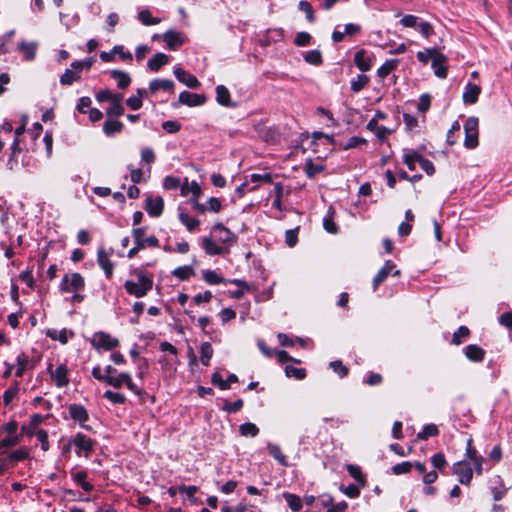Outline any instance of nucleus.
Masks as SVG:
<instances>
[{"label":"nucleus","instance_id":"603ef678","mask_svg":"<svg viewBox=\"0 0 512 512\" xmlns=\"http://www.w3.org/2000/svg\"><path fill=\"white\" fill-rule=\"evenodd\" d=\"M438 434V428L434 424L426 425L421 432L417 434V438L420 440H426L431 436H436Z\"/></svg>","mask_w":512,"mask_h":512},{"label":"nucleus","instance_id":"b1692460","mask_svg":"<svg viewBox=\"0 0 512 512\" xmlns=\"http://www.w3.org/2000/svg\"><path fill=\"white\" fill-rule=\"evenodd\" d=\"M174 88V83L168 79H154L149 84V90L151 93L155 94L160 90L172 92Z\"/></svg>","mask_w":512,"mask_h":512},{"label":"nucleus","instance_id":"13d9d810","mask_svg":"<svg viewBox=\"0 0 512 512\" xmlns=\"http://www.w3.org/2000/svg\"><path fill=\"white\" fill-rule=\"evenodd\" d=\"M413 467V464L409 461H405V462H402V463H399V464H396L395 466L392 467V471L395 475H400V474H407L411 471Z\"/></svg>","mask_w":512,"mask_h":512},{"label":"nucleus","instance_id":"37998d69","mask_svg":"<svg viewBox=\"0 0 512 512\" xmlns=\"http://www.w3.org/2000/svg\"><path fill=\"white\" fill-rule=\"evenodd\" d=\"M17 361V366L15 367V374L17 376H21L23 374V372L26 370L28 364H29V361L27 359L26 356L24 355H19L16 359ZM14 369V367H10L6 372H5V375L8 374V373H11V371Z\"/></svg>","mask_w":512,"mask_h":512},{"label":"nucleus","instance_id":"a878e982","mask_svg":"<svg viewBox=\"0 0 512 512\" xmlns=\"http://www.w3.org/2000/svg\"><path fill=\"white\" fill-rule=\"evenodd\" d=\"M465 355L473 362H481L484 359L485 351L480 346L471 344L465 348Z\"/></svg>","mask_w":512,"mask_h":512},{"label":"nucleus","instance_id":"7c9ffc66","mask_svg":"<svg viewBox=\"0 0 512 512\" xmlns=\"http://www.w3.org/2000/svg\"><path fill=\"white\" fill-rule=\"evenodd\" d=\"M282 496L285 499L288 507L293 512H298L302 509L303 501L298 495L290 492H284Z\"/></svg>","mask_w":512,"mask_h":512},{"label":"nucleus","instance_id":"dca6fc26","mask_svg":"<svg viewBox=\"0 0 512 512\" xmlns=\"http://www.w3.org/2000/svg\"><path fill=\"white\" fill-rule=\"evenodd\" d=\"M111 254L104 249H99L97 253L98 265L103 269L105 276L110 279L113 275L114 264L110 259Z\"/></svg>","mask_w":512,"mask_h":512},{"label":"nucleus","instance_id":"9d476101","mask_svg":"<svg viewBox=\"0 0 512 512\" xmlns=\"http://www.w3.org/2000/svg\"><path fill=\"white\" fill-rule=\"evenodd\" d=\"M212 231L214 233H219L217 235V241L221 243L223 246L228 245L231 246L236 243L237 236L232 233L228 228H226L222 223H216L212 227Z\"/></svg>","mask_w":512,"mask_h":512},{"label":"nucleus","instance_id":"4be33fe9","mask_svg":"<svg viewBox=\"0 0 512 512\" xmlns=\"http://www.w3.org/2000/svg\"><path fill=\"white\" fill-rule=\"evenodd\" d=\"M190 193L192 194V197L190 199L199 200L202 194V189L196 181L188 182V180L186 179L185 182L181 185V195L187 196Z\"/></svg>","mask_w":512,"mask_h":512},{"label":"nucleus","instance_id":"09e8293b","mask_svg":"<svg viewBox=\"0 0 512 512\" xmlns=\"http://www.w3.org/2000/svg\"><path fill=\"white\" fill-rule=\"evenodd\" d=\"M28 434L36 436L37 440L41 443V448L43 451H47L49 449L48 433L45 430L38 429L35 431H30Z\"/></svg>","mask_w":512,"mask_h":512},{"label":"nucleus","instance_id":"864d4df0","mask_svg":"<svg viewBox=\"0 0 512 512\" xmlns=\"http://www.w3.org/2000/svg\"><path fill=\"white\" fill-rule=\"evenodd\" d=\"M352 34V23H348L344 26V30L340 31L336 29L332 34V39L334 42H341L344 39L345 35Z\"/></svg>","mask_w":512,"mask_h":512},{"label":"nucleus","instance_id":"49530a36","mask_svg":"<svg viewBox=\"0 0 512 512\" xmlns=\"http://www.w3.org/2000/svg\"><path fill=\"white\" fill-rule=\"evenodd\" d=\"M122 95L119 97H115V100L110 102L111 105L107 109V114L110 116H121L124 112L123 106L121 104L122 101Z\"/></svg>","mask_w":512,"mask_h":512},{"label":"nucleus","instance_id":"39448f33","mask_svg":"<svg viewBox=\"0 0 512 512\" xmlns=\"http://www.w3.org/2000/svg\"><path fill=\"white\" fill-rule=\"evenodd\" d=\"M85 287L84 278L80 273H66L60 283V290L65 293L78 292Z\"/></svg>","mask_w":512,"mask_h":512},{"label":"nucleus","instance_id":"4c0bfd02","mask_svg":"<svg viewBox=\"0 0 512 512\" xmlns=\"http://www.w3.org/2000/svg\"><path fill=\"white\" fill-rule=\"evenodd\" d=\"M203 279L210 285H217L220 283H224L225 280L214 270H203L202 271Z\"/></svg>","mask_w":512,"mask_h":512},{"label":"nucleus","instance_id":"6ab92c4d","mask_svg":"<svg viewBox=\"0 0 512 512\" xmlns=\"http://www.w3.org/2000/svg\"><path fill=\"white\" fill-rule=\"evenodd\" d=\"M164 202L161 197H148L146 211L151 217H159L163 212Z\"/></svg>","mask_w":512,"mask_h":512},{"label":"nucleus","instance_id":"f8f14e48","mask_svg":"<svg viewBox=\"0 0 512 512\" xmlns=\"http://www.w3.org/2000/svg\"><path fill=\"white\" fill-rule=\"evenodd\" d=\"M393 274L394 276L400 275V271L395 269V265L392 261L388 260L385 262L384 266L378 271V273L373 278V286L376 289L381 283H383L389 274Z\"/></svg>","mask_w":512,"mask_h":512},{"label":"nucleus","instance_id":"0e129e2a","mask_svg":"<svg viewBox=\"0 0 512 512\" xmlns=\"http://www.w3.org/2000/svg\"><path fill=\"white\" fill-rule=\"evenodd\" d=\"M434 53H438V51L436 49H426L424 51H419L417 53V59L420 62L426 64L429 60H433Z\"/></svg>","mask_w":512,"mask_h":512},{"label":"nucleus","instance_id":"2eb2a0df","mask_svg":"<svg viewBox=\"0 0 512 512\" xmlns=\"http://www.w3.org/2000/svg\"><path fill=\"white\" fill-rule=\"evenodd\" d=\"M173 73H174L175 77L177 78V80L179 82L185 84L187 87L192 88V89H196V88L200 87V82L198 81V79L194 75L183 70L182 68L176 67L174 69Z\"/></svg>","mask_w":512,"mask_h":512},{"label":"nucleus","instance_id":"e2e57ef3","mask_svg":"<svg viewBox=\"0 0 512 512\" xmlns=\"http://www.w3.org/2000/svg\"><path fill=\"white\" fill-rule=\"evenodd\" d=\"M47 335L53 340H58L61 343L65 344L68 341L67 331L66 330H52L48 331Z\"/></svg>","mask_w":512,"mask_h":512},{"label":"nucleus","instance_id":"72a5a7b5","mask_svg":"<svg viewBox=\"0 0 512 512\" xmlns=\"http://www.w3.org/2000/svg\"><path fill=\"white\" fill-rule=\"evenodd\" d=\"M420 159L421 155L414 150H409L403 155V162L411 171L416 169V163L420 164Z\"/></svg>","mask_w":512,"mask_h":512},{"label":"nucleus","instance_id":"79ce46f5","mask_svg":"<svg viewBox=\"0 0 512 512\" xmlns=\"http://www.w3.org/2000/svg\"><path fill=\"white\" fill-rule=\"evenodd\" d=\"M239 432L245 437H255L259 433V428L254 423L246 422L240 425Z\"/></svg>","mask_w":512,"mask_h":512},{"label":"nucleus","instance_id":"c85d7f7f","mask_svg":"<svg viewBox=\"0 0 512 512\" xmlns=\"http://www.w3.org/2000/svg\"><path fill=\"white\" fill-rule=\"evenodd\" d=\"M216 101L222 106H233L230 92L224 85H218L216 87Z\"/></svg>","mask_w":512,"mask_h":512},{"label":"nucleus","instance_id":"338daca9","mask_svg":"<svg viewBox=\"0 0 512 512\" xmlns=\"http://www.w3.org/2000/svg\"><path fill=\"white\" fill-rule=\"evenodd\" d=\"M311 35L307 32H299L294 40L296 46L304 47L310 43Z\"/></svg>","mask_w":512,"mask_h":512},{"label":"nucleus","instance_id":"393cba45","mask_svg":"<svg viewBox=\"0 0 512 512\" xmlns=\"http://www.w3.org/2000/svg\"><path fill=\"white\" fill-rule=\"evenodd\" d=\"M169 56L164 53H156L152 58L148 60L147 67L154 72H157L162 66L167 64Z\"/></svg>","mask_w":512,"mask_h":512},{"label":"nucleus","instance_id":"052dcab7","mask_svg":"<svg viewBox=\"0 0 512 512\" xmlns=\"http://www.w3.org/2000/svg\"><path fill=\"white\" fill-rule=\"evenodd\" d=\"M299 9L305 13L306 15V19L309 21V22H313L314 21V13H313V8L311 6V4L307 1H300L299 2Z\"/></svg>","mask_w":512,"mask_h":512},{"label":"nucleus","instance_id":"774afa93","mask_svg":"<svg viewBox=\"0 0 512 512\" xmlns=\"http://www.w3.org/2000/svg\"><path fill=\"white\" fill-rule=\"evenodd\" d=\"M323 227L328 233L335 234L338 231V227L333 221L332 215H327L323 219Z\"/></svg>","mask_w":512,"mask_h":512},{"label":"nucleus","instance_id":"aec40b11","mask_svg":"<svg viewBox=\"0 0 512 512\" xmlns=\"http://www.w3.org/2000/svg\"><path fill=\"white\" fill-rule=\"evenodd\" d=\"M163 40L170 50H175L184 43V36L175 30H168L164 34Z\"/></svg>","mask_w":512,"mask_h":512},{"label":"nucleus","instance_id":"de8ad7c7","mask_svg":"<svg viewBox=\"0 0 512 512\" xmlns=\"http://www.w3.org/2000/svg\"><path fill=\"white\" fill-rule=\"evenodd\" d=\"M46 417L41 414H33L30 416V421L28 426H23L22 431L29 433L30 431H35L37 426L40 425Z\"/></svg>","mask_w":512,"mask_h":512},{"label":"nucleus","instance_id":"423d86ee","mask_svg":"<svg viewBox=\"0 0 512 512\" xmlns=\"http://www.w3.org/2000/svg\"><path fill=\"white\" fill-rule=\"evenodd\" d=\"M478 125L479 120L474 116L469 117L464 124V146L468 149H474L478 146Z\"/></svg>","mask_w":512,"mask_h":512},{"label":"nucleus","instance_id":"cd10ccee","mask_svg":"<svg viewBox=\"0 0 512 512\" xmlns=\"http://www.w3.org/2000/svg\"><path fill=\"white\" fill-rule=\"evenodd\" d=\"M179 220L187 228L189 232L195 231L200 225V221L190 216L189 213L186 211L179 212Z\"/></svg>","mask_w":512,"mask_h":512},{"label":"nucleus","instance_id":"8fccbe9b","mask_svg":"<svg viewBox=\"0 0 512 512\" xmlns=\"http://www.w3.org/2000/svg\"><path fill=\"white\" fill-rule=\"evenodd\" d=\"M243 407V401L241 399H237L233 402L228 400H223L222 409L227 413H235L239 411Z\"/></svg>","mask_w":512,"mask_h":512},{"label":"nucleus","instance_id":"473e14b6","mask_svg":"<svg viewBox=\"0 0 512 512\" xmlns=\"http://www.w3.org/2000/svg\"><path fill=\"white\" fill-rule=\"evenodd\" d=\"M267 449L269 451V454L282 466H287V460L286 456L282 453L280 446L268 443Z\"/></svg>","mask_w":512,"mask_h":512},{"label":"nucleus","instance_id":"1a4fd4ad","mask_svg":"<svg viewBox=\"0 0 512 512\" xmlns=\"http://www.w3.org/2000/svg\"><path fill=\"white\" fill-rule=\"evenodd\" d=\"M68 411L72 420L77 422L82 428L91 430V427L86 425V422L89 420V415L84 406L80 404H71L68 407Z\"/></svg>","mask_w":512,"mask_h":512},{"label":"nucleus","instance_id":"3c124183","mask_svg":"<svg viewBox=\"0 0 512 512\" xmlns=\"http://www.w3.org/2000/svg\"><path fill=\"white\" fill-rule=\"evenodd\" d=\"M19 441L20 438L16 434H8L0 441V451L4 452L5 449L17 445Z\"/></svg>","mask_w":512,"mask_h":512},{"label":"nucleus","instance_id":"bb28decb","mask_svg":"<svg viewBox=\"0 0 512 512\" xmlns=\"http://www.w3.org/2000/svg\"><path fill=\"white\" fill-rule=\"evenodd\" d=\"M115 369L111 366H107L105 369L101 367H95L92 371L93 376L99 381H106L107 384H112L113 373Z\"/></svg>","mask_w":512,"mask_h":512},{"label":"nucleus","instance_id":"680f3d73","mask_svg":"<svg viewBox=\"0 0 512 512\" xmlns=\"http://www.w3.org/2000/svg\"><path fill=\"white\" fill-rule=\"evenodd\" d=\"M330 367L332 370L338 374L341 378L346 376L349 372L348 367L344 366L341 361H332L330 362Z\"/></svg>","mask_w":512,"mask_h":512},{"label":"nucleus","instance_id":"2f4dec72","mask_svg":"<svg viewBox=\"0 0 512 512\" xmlns=\"http://www.w3.org/2000/svg\"><path fill=\"white\" fill-rule=\"evenodd\" d=\"M81 79V73L78 69L70 68L66 69L65 72L60 77V83L62 85H71L72 83L79 81Z\"/></svg>","mask_w":512,"mask_h":512},{"label":"nucleus","instance_id":"7ed1b4c3","mask_svg":"<svg viewBox=\"0 0 512 512\" xmlns=\"http://www.w3.org/2000/svg\"><path fill=\"white\" fill-rule=\"evenodd\" d=\"M95 441L83 433L75 434L69 441L68 447H73L79 457L89 458L94 451Z\"/></svg>","mask_w":512,"mask_h":512},{"label":"nucleus","instance_id":"4468645a","mask_svg":"<svg viewBox=\"0 0 512 512\" xmlns=\"http://www.w3.org/2000/svg\"><path fill=\"white\" fill-rule=\"evenodd\" d=\"M373 54L366 51L365 49H360L354 55V64L363 72L370 70L373 61Z\"/></svg>","mask_w":512,"mask_h":512},{"label":"nucleus","instance_id":"412c9836","mask_svg":"<svg viewBox=\"0 0 512 512\" xmlns=\"http://www.w3.org/2000/svg\"><path fill=\"white\" fill-rule=\"evenodd\" d=\"M87 472L84 470H72L71 477L73 481L79 485L85 492H91L94 489V486L87 482Z\"/></svg>","mask_w":512,"mask_h":512},{"label":"nucleus","instance_id":"6e6d98bb","mask_svg":"<svg viewBox=\"0 0 512 512\" xmlns=\"http://www.w3.org/2000/svg\"><path fill=\"white\" fill-rule=\"evenodd\" d=\"M431 463L435 469L442 471L445 468L447 461L444 454L436 453L431 457Z\"/></svg>","mask_w":512,"mask_h":512},{"label":"nucleus","instance_id":"a211bd4d","mask_svg":"<svg viewBox=\"0 0 512 512\" xmlns=\"http://www.w3.org/2000/svg\"><path fill=\"white\" fill-rule=\"evenodd\" d=\"M466 457L469 459L478 475L482 473V464L484 461V458L480 455H478L476 449L472 446V440L468 439L467 446H466Z\"/></svg>","mask_w":512,"mask_h":512},{"label":"nucleus","instance_id":"c9c22d12","mask_svg":"<svg viewBox=\"0 0 512 512\" xmlns=\"http://www.w3.org/2000/svg\"><path fill=\"white\" fill-rule=\"evenodd\" d=\"M52 378L56 384H68V370L66 366L59 365L54 372H52Z\"/></svg>","mask_w":512,"mask_h":512},{"label":"nucleus","instance_id":"4d7b16f0","mask_svg":"<svg viewBox=\"0 0 512 512\" xmlns=\"http://www.w3.org/2000/svg\"><path fill=\"white\" fill-rule=\"evenodd\" d=\"M93 63H94L93 58H86V59H83L80 61L72 62L71 67L78 69L81 73L83 70H89L92 67Z\"/></svg>","mask_w":512,"mask_h":512},{"label":"nucleus","instance_id":"0eeeda50","mask_svg":"<svg viewBox=\"0 0 512 512\" xmlns=\"http://www.w3.org/2000/svg\"><path fill=\"white\" fill-rule=\"evenodd\" d=\"M193 209L200 214L206 212L218 213L222 209L221 201L216 197H210L206 203H200L197 199H190Z\"/></svg>","mask_w":512,"mask_h":512},{"label":"nucleus","instance_id":"9b49d317","mask_svg":"<svg viewBox=\"0 0 512 512\" xmlns=\"http://www.w3.org/2000/svg\"><path fill=\"white\" fill-rule=\"evenodd\" d=\"M201 246L205 253L210 256L223 255L228 252V249L219 243L217 239L213 240L211 237H203L201 239Z\"/></svg>","mask_w":512,"mask_h":512},{"label":"nucleus","instance_id":"f257e3e1","mask_svg":"<svg viewBox=\"0 0 512 512\" xmlns=\"http://www.w3.org/2000/svg\"><path fill=\"white\" fill-rule=\"evenodd\" d=\"M129 274L130 278L124 282L127 294L136 298L145 297L153 288V274L144 267L131 268Z\"/></svg>","mask_w":512,"mask_h":512},{"label":"nucleus","instance_id":"20e7f679","mask_svg":"<svg viewBox=\"0 0 512 512\" xmlns=\"http://www.w3.org/2000/svg\"><path fill=\"white\" fill-rule=\"evenodd\" d=\"M90 343L96 350L110 351L119 345V340L112 337L109 333L98 331L92 335Z\"/></svg>","mask_w":512,"mask_h":512},{"label":"nucleus","instance_id":"a19ab883","mask_svg":"<svg viewBox=\"0 0 512 512\" xmlns=\"http://www.w3.org/2000/svg\"><path fill=\"white\" fill-rule=\"evenodd\" d=\"M123 129V124L118 120H107L103 125V130L106 135L111 136L120 132Z\"/></svg>","mask_w":512,"mask_h":512},{"label":"nucleus","instance_id":"f3484780","mask_svg":"<svg viewBox=\"0 0 512 512\" xmlns=\"http://www.w3.org/2000/svg\"><path fill=\"white\" fill-rule=\"evenodd\" d=\"M432 62V69L438 78L447 77V58L440 52L434 53Z\"/></svg>","mask_w":512,"mask_h":512},{"label":"nucleus","instance_id":"6e6552de","mask_svg":"<svg viewBox=\"0 0 512 512\" xmlns=\"http://www.w3.org/2000/svg\"><path fill=\"white\" fill-rule=\"evenodd\" d=\"M453 473L458 477L461 484L469 485L473 477L471 465L465 461H459L452 467Z\"/></svg>","mask_w":512,"mask_h":512},{"label":"nucleus","instance_id":"69168bd1","mask_svg":"<svg viewBox=\"0 0 512 512\" xmlns=\"http://www.w3.org/2000/svg\"><path fill=\"white\" fill-rule=\"evenodd\" d=\"M163 186L167 190H174L178 187L181 188V183L179 178L173 177V176H166L164 178Z\"/></svg>","mask_w":512,"mask_h":512},{"label":"nucleus","instance_id":"f03ea898","mask_svg":"<svg viewBox=\"0 0 512 512\" xmlns=\"http://www.w3.org/2000/svg\"><path fill=\"white\" fill-rule=\"evenodd\" d=\"M146 228L139 227L132 229V236L134 238V246L128 251L127 257L134 258L139 251L146 249L147 247H159V240L156 236L150 235L145 237Z\"/></svg>","mask_w":512,"mask_h":512},{"label":"nucleus","instance_id":"ea45409f","mask_svg":"<svg viewBox=\"0 0 512 512\" xmlns=\"http://www.w3.org/2000/svg\"><path fill=\"white\" fill-rule=\"evenodd\" d=\"M398 60H387L378 70L377 74L380 78L387 77L392 71L397 68Z\"/></svg>","mask_w":512,"mask_h":512},{"label":"nucleus","instance_id":"5fc2aeb1","mask_svg":"<svg viewBox=\"0 0 512 512\" xmlns=\"http://www.w3.org/2000/svg\"><path fill=\"white\" fill-rule=\"evenodd\" d=\"M470 331L466 326H460L457 331L453 333L452 336V343L455 345L461 344V338H465L469 336Z\"/></svg>","mask_w":512,"mask_h":512},{"label":"nucleus","instance_id":"5701e85b","mask_svg":"<svg viewBox=\"0 0 512 512\" xmlns=\"http://www.w3.org/2000/svg\"><path fill=\"white\" fill-rule=\"evenodd\" d=\"M481 88L473 83H468L463 93V101L467 104H474L478 100Z\"/></svg>","mask_w":512,"mask_h":512},{"label":"nucleus","instance_id":"c756f323","mask_svg":"<svg viewBox=\"0 0 512 512\" xmlns=\"http://www.w3.org/2000/svg\"><path fill=\"white\" fill-rule=\"evenodd\" d=\"M111 78L117 82L120 89L127 88L131 83V78L128 73L120 70H112L110 72Z\"/></svg>","mask_w":512,"mask_h":512},{"label":"nucleus","instance_id":"e433bc0d","mask_svg":"<svg viewBox=\"0 0 512 512\" xmlns=\"http://www.w3.org/2000/svg\"><path fill=\"white\" fill-rule=\"evenodd\" d=\"M139 21L145 26L157 25L160 23V18L153 17L148 9H143L138 13Z\"/></svg>","mask_w":512,"mask_h":512},{"label":"nucleus","instance_id":"58836bf2","mask_svg":"<svg viewBox=\"0 0 512 512\" xmlns=\"http://www.w3.org/2000/svg\"><path fill=\"white\" fill-rule=\"evenodd\" d=\"M213 356V348L209 342L202 343L200 347V360L203 365H209L210 359Z\"/></svg>","mask_w":512,"mask_h":512},{"label":"nucleus","instance_id":"a18cd8bd","mask_svg":"<svg viewBox=\"0 0 512 512\" xmlns=\"http://www.w3.org/2000/svg\"><path fill=\"white\" fill-rule=\"evenodd\" d=\"M304 60L314 66H319L322 64V54L319 50H311L305 53Z\"/></svg>","mask_w":512,"mask_h":512},{"label":"nucleus","instance_id":"f704fd0d","mask_svg":"<svg viewBox=\"0 0 512 512\" xmlns=\"http://www.w3.org/2000/svg\"><path fill=\"white\" fill-rule=\"evenodd\" d=\"M285 374L288 378L300 381L306 377V370L304 368L295 367L293 365H287L285 367Z\"/></svg>","mask_w":512,"mask_h":512},{"label":"nucleus","instance_id":"bf43d9fd","mask_svg":"<svg viewBox=\"0 0 512 512\" xmlns=\"http://www.w3.org/2000/svg\"><path fill=\"white\" fill-rule=\"evenodd\" d=\"M120 95L121 94H116L110 90L105 89V90H101L97 93L96 99L99 102H104V101L112 102L115 100V97H119Z\"/></svg>","mask_w":512,"mask_h":512},{"label":"nucleus","instance_id":"c03bdc74","mask_svg":"<svg viewBox=\"0 0 512 512\" xmlns=\"http://www.w3.org/2000/svg\"><path fill=\"white\" fill-rule=\"evenodd\" d=\"M172 274L180 280H187L195 274V271L191 266H180Z\"/></svg>","mask_w":512,"mask_h":512},{"label":"nucleus","instance_id":"ddd939ff","mask_svg":"<svg viewBox=\"0 0 512 512\" xmlns=\"http://www.w3.org/2000/svg\"><path fill=\"white\" fill-rule=\"evenodd\" d=\"M178 102L189 107L201 106L205 104L206 97L201 94L191 93L189 91H182L179 94Z\"/></svg>","mask_w":512,"mask_h":512}]
</instances>
